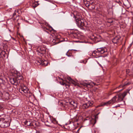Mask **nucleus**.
<instances>
[{"label": "nucleus", "mask_w": 133, "mask_h": 133, "mask_svg": "<svg viewBox=\"0 0 133 133\" xmlns=\"http://www.w3.org/2000/svg\"><path fill=\"white\" fill-rule=\"evenodd\" d=\"M12 39L13 40H15V39L14 38H13Z\"/></svg>", "instance_id": "obj_31"}, {"label": "nucleus", "mask_w": 133, "mask_h": 133, "mask_svg": "<svg viewBox=\"0 0 133 133\" xmlns=\"http://www.w3.org/2000/svg\"><path fill=\"white\" fill-rule=\"evenodd\" d=\"M36 51L37 54L41 55L45 54L46 52V49L44 47L41 46L37 48Z\"/></svg>", "instance_id": "obj_6"}, {"label": "nucleus", "mask_w": 133, "mask_h": 133, "mask_svg": "<svg viewBox=\"0 0 133 133\" xmlns=\"http://www.w3.org/2000/svg\"><path fill=\"white\" fill-rule=\"evenodd\" d=\"M38 1H37V2H36L37 3L36 4H38Z\"/></svg>", "instance_id": "obj_28"}, {"label": "nucleus", "mask_w": 133, "mask_h": 133, "mask_svg": "<svg viewBox=\"0 0 133 133\" xmlns=\"http://www.w3.org/2000/svg\"><path fill=\"white\" fill-rule=\"evenodd\" d=\"M52 41L54 45H55L61 42H62V41H60L59 38H56L55 39H53Z\"/></svg>", "instance_id": "obj_14"}, {"label": "nucleus", "mask_w": 133, "mask_h": 133, "mask_svg": "<svg viewBox=\"0 0 133 133\" xmlns=\"http://www.w3.org/2000/svg\"><path fill=\"white\" fill-rule=\"evenodd\" d=\"M91 0H86V1L84 2V3L86 6L88 8H89V3L90 1Z\"/></svg>", "instance_id": "obj_17"}, {"label": "nucleus", "mask_w": 133, "mask_h": 133, "mask_svg": "<svg viewBox=\"0 0 133 133\" xmlns=\"http://www.w3.org/2000/svg\"><path fill=\"white\" fill-rule=\"evenodd\" d=\"M16 13L15 12H14L13 14V17H14L16 15Z\"/></svg>", "instance_id": "obj_27"}, {"label": "nucleus", "mask_w": 133, "mask_h": 133, "mask_svg": "<svg viewBox=\"0 0 133 133\" xmlns=\"http://www.w3.org/2000/svg\"><path fill=\"white\" fill-rule=\"evenodd\" d=\"M74 18L75 19L76 24L78 27L84 30L85 29L84 27H86L85 23H87L86 22H84L83 19L78 18L77 16H74Z\"/></svg>", "instance_id": "obj_2"}, {"label": "nucleus", "mask_w": 133, "mask_h": 133, "mask_svg": "<svg viewBox=\"0 0 133 133\" xmlns=\"http://www.w3.org/2000/svg\"><path fill=\"white\" fill-rule=\"evenodd\" d=\"M21 91L22 92V91ZM23 91H22V92Z\"/></svg>", "instance_id": "obj_37"}, {"label": "nucleus", "mask_w": 133, "mask_h": 133, "mask_svg": "<svg viewBox=\"0 0 133 133\" xmlns=\"http://www.w3.org/2000/svg\"><path fill=\"white\" fill-rule=\"evenodd\" d=\"M68 79L69 80V82H66L65 83L64 82H60L59 83L61 85L65 86L66 88H69L70 83L72 84L75 86L76 85V82L70 77L68 78Z\"/></svg>", "instance_id": "obj_3"}, {"label": "nucleus", "mask_w": 133, "mask_h": 133, "mask_svg": "<svg viewBox=\"0 0 133 133\" xmlns=\"http://www.w3.org/2000/svg\"><path fill=\"white\" fill-rule=\"evenodd\" d=\"M0 80H2V79H0Z\"/></svg>", "instance_id": "obj_36"}, {"label": "nucleus", "mask_w": 133, "mask_h": 133, "mask_svg": "<svg viewBox=\"0 0 133 133\" xmlns=\"http://www.w3.org/2000/svg\"><path fill=\"white\" fill-rule=\"evenodd\" d=\"M3 107L0 105V110H3Z\"/></svg>", "instance_id": "obj_25"}, {"label": "nucleus", "mask_w": 133, "mask_h": 133, "mask_svg": "<svg viewBox=\"0 0 133 133\" xmlns=\"http://www.w3.org/2000/svg\"><path fill=\"white\" fill-rule=\"evenodd\" d=\"M72 38H77V36L79 35V34L78 32H76L75 31L72 32Z\"/></svg>", "instance_id": "obj_16"}, {"label": "nucleus", "mask_w": 133, "mask_h": 133, "mask_svg": "<svg viewBox=\"0 0 133 133\" xmlns=\"http://www.w3.org/2000/svg\"><path fill=\"white\" fill-rule=\"evenodd\" d=\"M93 104V102L89 101L88 102L83 104L82 108L83 109L88 108L89 107L91 106Z\"/></svg>", "instance_id": "obj_8"}, {"label": "nucleus", "mask_w": 133, "mask_h": 133, "mask_svg": "<svg viewBox=\"0 0 133 133\" xmlns=\"http://www.w3.org/2000/svg\"><path fill=\"white\" fill-rule=\"evenodd\" d=\"M132 34H133V30H132Z\"/></svg>", "instance_id": "obj_32"}, {"label": "nucleus", "mask_w": 133, "mask_h": 133, "mask_svg": "<svg viewBox=\"0 0 133 133\" xmlns=\"http://www.w3.org/2000/svg\"><path fill=\"white\" fill-rule=\"evenodd\" d=\"M130 90L127 89L123 93L119 94L114 96L111 100L108 101L104 102L103 105L108 106L110 104H113L114 103H117L123 100L124 97L126 95Z\"/></svg>", "instance_id": "obj_1"}, {"label": "nucleus", "mask_w": 133, "mask_h": 133, "mask_svg": "<svg viewBox=\"0 0 133 133\" xmlns=\"http://www.w3.org/2000/svg\"><path fill=\"white\" fill-rule=\"evenodd\" d=\"M42 61V60L40 59L39 60L37 61L36 62V63L38 65H40L41 64Z\"/></svg>", "instance_id": "obj_23"}, {"label": "nucleus", "mask_w": 133, "mask_h": 133, "mask_svg": "<svg viewBox=\"0 0 133 133\" xmlns=\"http://www.w3.org/2000/svg\"><path fill=\"white\" fill-rule=\"evenodd\" d=\"M17 79H16L15 78H12L10 79V82L11 84L15 85V83L16 84V82Z\"/></svg>", "instance_id": "obj_19"}, {"label": "nucleus", "mask_w": 133, "mask_h": 133, "mask_svg": "<svg viewBox=\"0 0 133 133\" xmlns=\"http://www.w3.org/2000/svg\"><path fill=\"white\" fill-rule=\"evenodd\" d=\"M4 98L5 99H8L9 98V94L7 92H5L4 93Z\"/></svg>", "instance_id": "obj_18"}, {"label": "nucleus", "mask_w": 133, "mask_h": 133, "mask_svg": "<svg viewBox=\"0 0 133 133\" xmlns=\"http://www.w3.org/2000/svg\"><path fill=\"white\" fill-rule=\"evenodd\" d=\"M97 51H94L92 53V55H97L98 53L102 54L107 52V49L105 47H102L97 49Z\"/></svg>", "instance_id": "obj_4"}, {"label": "nucleus", "mask_w": 133, "mask_h": 133, "mask_svg": "<svg viewBox=\"0 0 133 133\" xmlns=\"http://www.w3.org/2000/svg\"><path fill=\"white\" fill-rule=\"evenodd\" d=\"M79 129H78V131H79Z\"/></svg>", "instance_id": "obj_34"}, {"label": "nucleus", "mask_w": 133, "mask_h": 133, "mask_svg": "<svg viewBox=\"0 0 133 133\" xmlns=\"http://www.w3.org/2000/svg\"><path fill=\"white\" fill-rule=\"evenodd\" d=\"M81 84L83 85L85 88L88 89L89 88H91L93 85H95V84L94 83L91 82L90 83H86L83 82L81 83Z\"/></svg>", "instance_id": "obj_7"}, {"label": "nucleus", "mask_w": 133, "mask_h": 133, "mask_svg": "<svg viewBox=\"0 0 133 133\" xmlns=\"http://www.w3.org/2000/svg\"><path fill=\"white\" fill-rule=\"evenodd\" d=\"M39 5V4H33V7L34 8H35L36 7H37L38 5Z\"/></svg>", "instance_id": "obj_24"}, {"label": "nucleus", "mask_w": 133, "mask_h": 133, "mask_svg": "<svg viewBox=\"0 0 133 133\" xmlns=\"http://www.w3.org/2000/svg\"><path fill=\"white\" fill-rule=\"evenodd\" d=\"M20 87L21 88L19 89V92L21 93H22V92L21 91H23L25 93H27L28 89L26 86H25L23 84H22L21 85H20Z\"/></svg>", "instance_id": "obj_9"}, {"label": "nucleus", "mask_w": 133, "mask_h": 133, "mask_svg": "<svg viewBox=\"0 0 133 133\" xmlns=\"http://www.w3.org/2000/svg\"><path fill=\"white\" fill-rule=\"evenodd\" d=\"M67 55L68 56H69V57L71 56V55Z\"/></svg>", "instance_id": "obj_29"}, {"label": "nucleus", "mask_w": 133, "mask_h": 133, "mask_svg": "<svg viewBox=\"0 0 133 133\" xmlns=\"http://www.w3.org/2000/svg\"><path fill=\"white\" fill-rule=\"evenodd\" d=\"M24 123L25 125H26L27 126L33 125L32 124L31 122L29 120H26L24 122Z\"/></svg>", "instance_id": "obj_15"}, {"label": "nucleus", "mask_w": 133, "mask_h": 133, "mask_svg": "<svg viewBox=\"0 0 133 133\" xmlns=\"http://www.w3.org/2000/svg\"><path fill=\"white\" fill-rule=\"evenodd\" d=\"M61 80H62V81H63V79H61Z\"/></svg>", "instance_id": "obj_33"}, {"label": "nucleus", "mask_w": 133, "mask_h": 133, "mask_svg": "<svg viewBox=\"0 0 133 133\" xmlns=\"http://www.w3.org/2000/svg\"><path fill=\"white\" fill-rule=\"evenodd\" d=\"M95 4L93 1L91 0L89 3V9L90 10H92L95 9Z\"/></svg>", "instance_id": "obj_12"}, {"label": "nucleus", "mask_w": 133, "mask_h": 133, "mask_svg": "<svg viewBox=\"0 0 133 133\" xmlns=\"http://www.w3.org/2000/svg\"><path fill=\"white\" fill-rule=\"evenodd\" d=\"M46 125L47 126H48V127H52V126H50V125H47V124H46Z\"/></svg>", "instance_id": "obj_26"}, {"label": "nucleus", "mask_w": 133, "mask_h": 133, "mask_svg": "<svg viewBox=\"0 0 133 133\" xmlns=\"http://www.w3.org/2000/svg\"><path fill=\"white\" fill-rule=\"evenodd\" d=\"M22 78V77L21 75L19 76V77H17V78L16 82V84L15 83V85L17 86L18 85V86H20V85L22 84H20L21 81L19 80H21Z\"/></svg>", "instance_id": "obj_11"}, {"label": "nucleus", "mask_w": 133, "mask_h": 133, "mask_svg": "<svg viewBox=\"0 0 133 133\" xmlns=\"http://www.w3.org/2000/svg\"><path fill=\"white\" fill-rule=\"evenodd\" d=\"M130 84L129 83H125L124 84H122L121 85H120L119 87H118L119 88L122 87H124V86L127 85H129Z\"/></svg>", "instance_id": "obj_22"}, {"label": "nucleus", "mask_w": 133, "mask_h": 133, "mask_svg": "<svg viewBox=\"0 0 133 133\" xmlns=\"http://www.w3.org/2000/svg\"><path fill=\"white\" fill-rule=\"evenodd\" d=\"M112 21L111 22H109L110 23H112Z\"/></svg>", "instance_id": "obj_30"}, {"label": "nucleus", "mask_w": 133, "mask_h": 133, "mask_svg": "<svg viewBox=\"0 0 133 133\" xmlns=\"http://www.w3.org/2000/svg\"><path fill=\"white\" fill-rule=\"evenodd\" d=\"M121 37L119 36H116L113 38L112 40V42L115 44L117 43L120 39Z\"/></svg>", "instance_id": "obj_10"}, {"label": "nucleus", "mask_w": 133, "mask_h": 133, "mask_svg": "<svg viewBox=\"0 0 133 133\" xmlns=\"http://www.w3.org/2000/svg\"><path fill=\"white\" fill-rule=\"evenodd\" d=\"M39 23L41 24V26L45 31H46V30L51 31V30H49L48 27L49 28L51 29V30H53L51 26H49L48 24L44 21L42 22L39 21Z\"/></svg>", "instance_id": "obj_5"}, {"label": "nucleus", "mask_w": 133, "mask_h": 133, "mask_svg": "<svg viewBox=\"0 0 133 133\" xmlns=\"http://www.w3.org/2000/svg\"><path fill=\"white\" fill-rule=\"evenodd\" d=\"M71 104L75 108H76L77 107V104L74 101H72L70 102Z\"/></svg>", "instance_id": "obj_21"}, {"label": "nucleus", "mask_w": 133, "mask_h": 133, "mask_svg": "<svg viewBox=\"0 0 133 133\" xmlns=\"http://www.w3.org/2000/svg\"><path fill=\"white\" fill-rule=\"evenodd\" d=\"M8 123V122L6 121H4L1 122V127L3 128H4L8 127L9 125Z\"/></svg>", "instance_id": "obj_13"}, {"label": "nucleus", "mask_w": 133, "mask_h": 133, "mask_svg": "<svg viewBox=\"0 0 133 133\" xmlns=\"http://www.w3.org/2000/svg\"><path fill=\"white\" fill-rule=\"evenodd\" d=\"M61 104L62 105V103H61Z\"/></svg>", "instance_id": "obj_35"}, {"label": "nucleus", "mask_w": 133, "mask_h": 133, "mask_svg": "<svg viewBox=\"0 0 133 133\" xmlns=\"http://www.w3.org/2000/svg\"><path fill=\"white\" fill-rule=\"evenodd\" d=\"M48 62H47V61L45 60L43 61V60H42L41 64L42 65L45 66H46L48 65Z\"/></svg>", "instance_id": "obj_20"}]
</instances>
